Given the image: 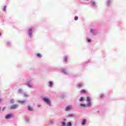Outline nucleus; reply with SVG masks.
<instances>
[{"mask_svg": "<svg viewBox=\"0 0 126 126\" xmlns=\"http://www.w3.org/2000/svg\"><path fill=\"white\" fill-rule=\"evenodd\" d=\"M3 11H6V6H4L3 9Z\"/></svg>", "mask_w": 126, "mask_h": 126, "instance_id": "nucleus-28", "label": "nucleus"}, {"mask_svg": "<svg viewBox=\"0 0 126 126\" xmlns=\"http://www.w3.org/2000/svg\"><path fill=\"white\" fill-rule=\"evenodd\" d=\"M26 82H27V83H31V82H32V79L29 78V79H27Z\"/></svg>", "mask_w": 126, "mask_h": 126, "instance_id": "nucleus-12", "label": "nucleus"}, {"mask_svg": "<svg viewBox=\"0 0 126 126\" xmlns=\"http://www.w3.org/2000/svg\"><path fill=\"white\" fill-rule=\"evenodd\" d=\"M62 126H66V123L64 122H62Z\"/></svg>", "mask_w": 126, "mask_h": 126, "instance_id": "nucleus-25", "label": "nucleus"}, {"mask_svg": "<svg viewBox=\"0 0 126 126\" xmlns=\"http://www.w3.org/2000/svg\"><path fill=\"white\" fill-rule=\"evenodd\" d=\"M24 97H28V95H27V94H26V93H25L24 94Z\"/></svg>", "mask_w": 126, "mask_h": 126, "instance_id": "nucleus-32", "label": "nucleus"}, {"mask_svg": "<svg viewBox=\"0 0 126 126\" xmlns=\"http://www.w3.org/2000/svg\"><path fill=\"white\" fill-rule=\"evenodd\" d=\"M28 109L29 111H32L33 110V107L31 105L28 106Z\"/></svg>", "mask_w": 126, "mask_h": 126, "instance_id": "nucleus-13", "label": "nucleus"}, {"mask_svg": "<svg viewBox=\"0 0 126 126\" xmlns=\"http://www.w3.org/2000/svg\"><path fill=\"white\" fill-rule=\"evenodd\" d=\"M12 118H13V114H8L5 116V119L6 120H10V119H12Z\"/></svg>", "mask_w": 126, "mask_h": 126, "instance_id": "nucleus-4", "label": "nucleus"}, {"mask_svg": "<svg viewBox=\"0 0 126 126\" xmlns=\"http://www.w3.org/2000/svg\"><path fill=\"white\" fill-rule=\"evenodd\" d=\"M26 121L27 123H29L30 119L28 118H26Z\"/></svg>", "mask_w": 126, "mask_h": 126, "instance_id": "nucleus-29", "label": "nucleus"}, {"mask_svg": "<svg viewBox=\"0 0 126 126\" xmlns=\"http://www.w3.org/2000/svg\"><path fill=\"white\" fill-rule=\"evenodd\" d=\"M83 100H84V98L81 97L80 98V99L79 100V101H80V102H82V101H83Z\"/></svg>", "mask_w": 126, "mask_h": 126, "instance_id": "nucleus-27", "label": "nucleus"}, {"mask_svg": "<svg viewBox=\"0 0 126 126\" xmlns=\"http://www.w3.org/2000/svg\"><path fill=\"white\" fill-rule=\"evenodd\" d=\"M48 123L50 125H53L54 124V121L53 120H50Z\"/></svg>", "mask_w": 126, "mask_h": 126, "instance_id": "nucleus-24", "label": "nucleus"}, {"mask_svg": "<svg viewBox=\"0 0 126 126\" xmlns=\"http://www.w3.org/2000/svg\"><path fill=\"white\" fill-rule=\"evenodd\" d=\"M104 97H105V94H102L100 95V98H104Z\"/></svg>", "mask_w": 126, "mask_h": 126, "instance_id": "nucleus-33", "label": "nucleus"}, {"mask_svg": "<svg viewBox=\"0 0 126 126\" xmlns=\"http://www.w3.org/2000/svg\"><path fill=\"white\" fill-rule=\"evenodd\" d=\"M74 20H75L76 21L77 20H78V17L75 16V18H74Z\"/></svg>", "mask_w": 126, "mask_h": 126, "instance_id": "nucleus-30", "label": "nucleus"}, {"mask_svg": "<svg viewBox=\"0 0 126 126\" xmlns=\"http://www.w3.org/2000/svg\"><path fill=\"white\" fill-rule=\"evenodd\" d=\"M1 33L0 32V36H1Z\"/></svg>", "mask_w": 126, "mask_h": 126, "instance_id": "nucleus-39", "label": "nucleus"}, {"mask_svg": "<svg viewBox=\"0 0 126 126\" xmlns=\"http://www.w3.org/2000/svg\"><path fill=\"white\" fill-rule=\"evenodd\" d=\"M90 32V33H92L93 35H96V34H97V30L95 29H91Z\"/></svg>", "mask_w": 126, "mask_h": 126, "instance_id": "nucleus-6", "label": "nucleus"}, {"mask_svg": "<svg viewBox=\"0 0 126 126\" xmlns=\"http://www.w3.org/2000/svg\"><path fill=\"white\" fill-rule=\"evenodd\" d=\"M42 100L44 103H46V104H47V105H48V106L49 107L52 106V101H51V99H50V98L43 97L42 98Z\"/></svg>", "mask_w": 126, "mask_h": 126, "instance_id": "nucleus-2", "label": "nucleus"}, {"mask_svg": "<svg viewBox=\"0 0 126 126\" xmlns=\"http://www.w3.org/2000/svg\"><path fill=\"white\" fill-rule=\"evenodd\" d=\"M19 105L18 104H13L11 105L10 109L11 110H14L15 109H17V107H19Z\"/></svg>", "mask_w": 126, "mask_h": 126, "instance_id": "nucleus-7", "label": "nucleus"}, {"mask_svg": "<svg viewBox=\"0 0 126 126\" xmlns=\"http://www.w3.org/2000/svg\"><path fill=\"white\" fill-rule=\"evenodd\" d=\"M18 102L21 104H25V103H26V100H18Z\"/></svg>", "mask_w": 126, "mask_h": 126, "instance_id": "nucleus-17", "label": "nucleus"}, {"mask_svg": "<svg viewBox=\"0 0 126 126\" xmlns=\"http://www.w3.org/2000/svg\"><path fill=\"white\" fill-rule=\"evenodd\" d=\"M2 101V99L0 98V102H1Z\"/></svg>", "mask_w": 126, "mask_h": 126, "instance_id": "nucleus-38", "label": "nucleus"}, {"mask_svg": "<svg viewBox=\"0 0 126 126\" xmlns=\"http://www.w3.org/2000/svg\"><path fill=\"white\" fill-rule=\"evenodd\" d=\"M61 71H62V72L64 73V74H65L66 75L68 74V73H67V71H66V70H65V69H63Z\"/></svg>", "mask_w": 126, "mask_h": 126, "instance_id": "nucleus-11", "label": "nucleus"}, {"mask_svg": "<svg viewBox=\"0 0 126 126\" xmlns=\"http://www.w3.org/2000/svg\"><path fill=\"white\" fill-rule=\"evenodd\" d=\"M26 85L29 88H33V85L31 83H27Z\"/></svg>", "mask_w": 126, "mask_h": 126, "instance_id": "nucleus-9", "label": "nucleus"}, {"mask_svg": "<svg viewBox=\"0 0 126 126\" xmlns=\"http://www.w3.org/2000/svg\"><path fill=\"white\" fill-rule=\"evenodd\" d=\"M77 86H78V87H80V88L82 87V86H83V84L80 83L77 85Z\"/></svg>", "mask_w": 126, "mask_h": 126, "instance_id": "nucleus-23", "label": "nucleus"}, {"mask_svg": "<svg viewBox=\"0 0 126 126\" xmlns=\"http://www.w3.org/2000/svg\"><path fill=\"white\" fill-rule=\"evenodd\" d=\"M18 93H19L20 94L23 93V90H22V89H19L18 90Z\"/></svg>", "mask_w": 126, "mask_h": 126, "instance_id": "nucleus-19", "label": "nucleus"}, {"mask_svg": "<svg viewBox=\"0 0 126 126\" xmlns=\"http://www.w3.org/2000/svg\"><path fill=\"white\" fill-rule=\"evenodd\" d=\"M6 108V107H3L2 109V111H4V110H5Z\"/></svg>", "mask_w": 126, "mask_h": 126, "instance_id": "nucleus-34", "label": "nucleus"}, {"mask_svg": "<svg viewBox=\"0 0 126 126\" xmlns=\"http://www.w3.org/2000/svg\"><path fill=\"white\" fill-rule=\"evenodd\" d=\"M73 109V106L72 105H68V106H66L65 108V111L66 112H68V111H70Z\"/></svg>", "mask_w": 126, "mask_h": 126, "instance_id": "nucleus-5", "label": "nucleus"}, {"mask_svg": "<svg viewBox=\"0 0 126 126\" xmlns=\"http://www.w3.org/2000/svg\"><path fill=\"white\" fill-rule=\"evenodd\" d=\"M67 126H72V124H71V122H69V123L67 124Z\"/></svg>", "mask_w": 126, "mask_h": 126, "instance_id": "nucleus-26", "label": "nucleus"}, {"mask_svg": "<svg viewBox=\"0 0 126 126\" xmlns=\"http://www.w3.org/2000/svg\"><path fill=\"white\" fill-rule=\"evenodd\" d=\"M49 84L50 87H52L53 86H54V82L52 81H49Z\"/></svg>", "mask_w": 126, "mask_h": 126, "instance_id": "nucleus-14", "label": "nucleus"}, {"mask_svg": "<svg viewBox=\"0 0 126 126\" xmlns=\"http://www.w3.org/2000/svg\"><path fill=\"white\" fill-rule=\"evenodd\" d=\"M87 41L88 43H91V42L92 41L91 39H90L88 37L87 38Z\"/></svg>", "mask_w": 126, "mask_h": 126, "instance_id": "nucleus-20", "label": "nucleus"}, {"mask_svg": "<svg viewBox=\"0 0 126 126\" xmlns=\"http://www.w3.org/2000/svg\"><path fill=\"white\" fill-rule=\"evenodd\" d=\"M86 119H84L82 122V126H85L86 124Z\"/></svg>", "mask_w": 126, "mask_h": 126, "instance_id": "nucleus-15", "label": "nucleus"}, {"mask_svg": "<svg viewBox=\"0 0 126 126\" xmlns=\"http://www.w3.org/2000/svg\"><path fill=\"white\" fill-rule=\"evenodd\" d=\"M37 107H38V108H40V107H41V105H37Z\"/></svg>", "mask_w": 126, "mask_h": 126, "instance_id": "nucleus-35", "label": "nucleus"}, {"mask_svg": "<svg viewBox=\"0 0 126 126\" xmlns=\"http://www.w3.org/2000/svg\"><path fill=\"white\" fill-rule=\"evenodd\" d=\"M112 2V0H106V5L107 6H110Z\"/></svg>", "mask_w": 126, "mask_h": 126, "instance_id": "nucleus-10", "label": "nucleus"}, {"mask_svg": "<svg viewBox=\"0 0 126 126\" xmlns=\"http://www.w3.org/2000/svg\"><path fill=\"white\" fill-rule=\"evenodd\" d=\"M1 107H0V109H1Z\"/></svg>", "mask_w": 126, "mask_h": 126, "instance_id": "nucleus-40", "label": "nucleus"}, {"mask_svg": "<svg viewBox=\"0 0 126 126\" xmlns=\"http://www.w3.org/2000/svg\"><path fill=\"white\" fill-rule=\"evenodd\" d=\"M28 34L30 38H32V37H33V30H32V28H30L29 29L28 31Z\"/></svg>", "mask_w": 126, "mask_h": 126, "instance_id": "nucleus-3", "label": "nucleus"}, {"mask_svg": "<svg viewBox=\"0 0 126 126\" xmlns=\"http://www.w3.org/2000/svg\"><path fill=\"white\" fill-rule=\"evenodd\" d=\"M10 102L11 104H14L15 100L14 99V98H12L10 99Z\"/></svg>", "mask_w": 126, "mask_h": 126, "instance_id": "nucleus-16", "label": "nucleus"}, {"mask_svg": "<svg viewBox=\"0 0 126 126\" xmlns=\"http://www.w3.org/2000/svg\"><path fill=\"white\" fill-rule=\"evenodd\" d=\"M91 4L92 6H93V7H97V4L96 2L92 0L91 1Z\"/></svg>", "mask_w": 126, "mask_h": 126, "instance_id": "nucleus-8", "label": "nucleus"}, {"mask_svg": "<svg viewBox=\"0 0 126 126\" xmlns=\"http://www.w3.org/2000/svg\"><path fill=\"white\" fill-rule=\"evenodd\" d=\"M36 56L38 58H42V55L40 53L37 54Z\"/></svg>", "mask_w": 126, "mask_h": 126, "instance_id": "nucleus-22", "label": "nucleus"}, {"mask_svg": "<svg viewBox=\"0 0 126 126\" xmlns=\"http://www.w3.org/2000/svg\"><path fill=\"white\" fill-rule=\"evenodd\" d=\"M63 62H65L66 63V62H67V56H64Z\"/></svg>", "mask_w": 126, "mask_h": 126, "instance_id": "nucleus-18", "label": "nucleus"}, {"mask_svg": "<svg viewBox=\"0 0 126 126\" xmlns=\"http://www.w3.org/2000/svg\"><path fill=\"white\" fill-rule=\"evenodd\" d=\"M7 44H8V45H10V42H8V43H7Z\"/></svg>", "mask_w": 126, "mask_h": 126, "instance_id": "nucleus-37", "label": "nucleus"}, {"mask_svg": "<svg viewBox=\"0 0 126 126\" xmlns=\"http://www.w3.org/2000/svg\"><path fill=\"white\" fill-rule=\"evenodd\" d=\"M87 101L88 102L87 104L81 103L79 105V106L83 107L84 108H85V107H90L91 106V98H90L89 96L87 97Z\"/></svg>", "mask_w": 126, "mask_h": 126, "instance_id": "nucleus-1", "label": "nucleus"}, {"mask_svg": "<svg viewBox=\"0 0 126 126\" xmlns=\"http://www.w3.org/2000/svg\"><path fill=\"white\" fill-rule=\"evenodd\" d=\"M69 118H74V115L73 114H70L68 115Z\"/></svg>", "mask_w": 126, "mask_h": 126, "instance_id": "nucleus-21", "label": "nucleus"}, {"mask_svg": "<svg viewBox=\"0 0 126 126\" xmlns=\"http://www.w3.org/2000/svg\"><path fill=\"white\" fill-rule=\"evenodd\" d=\"M64 122H66V119H63Z\"/></svg>", "mask_w": 126, "mask_h": 126, "instance_id": "nucleus-36", "label": "nucleus"}, {"mask_svg": "<svg viewBox=\"0 0 126 126\" xmlns=\"http://www.w3.org/2000/svg\"><path fill=\"white\" fill-rule=\"evenodd\" d=\"M81 92L82 93H86V91L84 90H83L81 91Z\"/></svg>", "mask_w": 126, "mask_h": 126, "instance_id": "nucleus-31", "label": "nucleus"}]
</instances>
